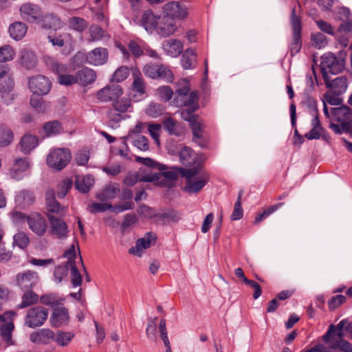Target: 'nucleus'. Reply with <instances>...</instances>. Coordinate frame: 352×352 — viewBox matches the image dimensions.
<instances>
[{"mask_svg": "<svg viewBox=\"0 0 352 352\" xmlns=\"http://www.w3.org/2000/svg\"><path fill=\"white\" fill-rule=\"evenodd\" d=\"M135 161L142 164L148 167L156 168L159 170H164L166 169V166L159 164L156 161L149 157H135Z\"/></svg>", "mask_w": 352, "mask_h": 352, "instance_id": "obj_53", "label": "nucleus"}, {"mask_svg": "<svg viewBox=\"0 0 352 352\" xmlns=\"http://www.w3.org/2000/svg\"><path fill=\"white\" fill-rule=\"evenodd\" d=\"M130 70L126 66H121L118 67L112 76L111 80L117 82H122L129 75Z\"/></svg>", "mask_w": 352, "mask_h": 352, "instance_id": "obj_55", "label": "nucleus"}, {"mask_svg": "<svg viewBox=\"0 0 352 352\" xmlns=\"http://www.w3.org/2000/svg\"><path fill=\"white\" fill-rule=\"evenodd\" d=\"M43 129L47 136L57 135L63 131L60 122L57 120L46 122L43 126Z\"/></svg>", "mask_w": 352, "mask_h": 352, "instance_id": "obj_46", "label": "nucleus"}, {"mask_svg": "<svg viewBox=\"0 0 352 352\" xmlns=\"http://www.w3.org/2000/svg\"><path fill=\"white\" fill-rule=\"evenodd\" d=\"M180 162L185 166H190L196 162L197 155L188 146H183L179 151Z\"/></svg>", "mask_w": 352, "mask_h": 352, "instance_id": "obj_34", "label": "nucleus"}, {"mask_svg": "<svg viewBox=\"0 0 352 352\" xmlns=\"http://www.w3.org/2000/svg\"><path fill=\"white\" fill-rule=\"evenodd\" d=\"M143 72L146 76L153 79L161 78L167 82H171L174 79L170 69L162 65L146 64L144 67Z\"/></svg>", "mask_w": 352, "mask_h": 352, "instance_id": "obj_8", "label": "nucleus"}, {"mask_svg": "<svg viewBox=\"0 0 352 352\" xmlns=\"http://www.w3.org/2000/svg\"><path fill=\"white\" fill-rule=\"evenodd\" d=\"M42 28L45 29L54 28L60 29L63 26V22L56 15L53 14H46L43 15L37 22Z\"/></svg>", "mask_w": 352, "mask_h": 352, "instance_id": "obj_28", "label": "nucleus"}, {"mask_svg": "<svg viewBox=\"0 0 352 352\" xmlns=\"http://www.w3.org/2000/svg\"><path fill=\"white\" fill-rule=\"evenodd\" d=\"M45 195L47 215L56 214L59 217L64 216L65 214V208L62 207L56 200L54 192L48 190Z\"/></svg>", "mask_w": 352, "mask_h": 352, "instance_id": "obj_22", "label": "nucleus"}, {"mask_svg": "<svg viewBox=\"0 0 352 352\" xmlns=\"http://www.w3.org/2000/svg\"><path fill=\"white\" fill-rule=\"evenodd\" d=\"M311 40L312 45L318 49L324 47L327 44L326 36L321 32L312 34Z\"/></svg>", "mask_w": 352, "mask_h": 352, "instance_id": "obj_54", "label": "nucleus"}, {"mask_svg": "<svg viewBox=\"0 0 352 352\" xmlns=\"http://www.w3.org/2000/svg\"><path fill=\"white\" fill-rule=\"evenodd\" d=\"M163 12L164 16L171 17L175 21L176 19H184L188 15L186 8L176 1L165 4L163 7Z\"/></svg>", "mask_w": 352, "mask_h": 352, "instance_id": "obj_17", "label": "nucleus"}, {"mask_svg": "<svg viewBox=\"0 0 352 352\" xmlns=\"http://www.w3.org/2000/svg\"><path fill=\"white\" fill-rule=\"evenodd\" d=\"M190 124V126L192 131L193 135V141L197 143L198 144L202 146L200 142V140L202 137V124L199 120V117L195 120V122H192Z\"/></svg>", "mask_w": 352, "mask_h": 352, "instance_id": "obj_48", "label": "nucleus"}, {"mask_svg": "<svg viewBox=\"0 0 352 352\" xmlns=\"http://www.w3.org/2000/svg\"><path fill=\"white\" fill-rule=\"evenodd\" d=\"M69 265L70 267V270L72 272V283L73 286L74 287H78L82 283V276L78 272L75 263H72L70 261L69 263Z\"/></svg>", "mask_w": 352, "mask_h": 352, "instance_id": "obj_61", "label": "nucleus"}, {"mask_svg": "<svg viewBox=\"0 0 352 352\" xmlns=\"http://www.w3.org/2000/svg\"><path fill=\"white\" fill-rule=\"evenodd\" d=\"M70 28L78 32L84 31L88 26V23L82 18L74 16L69 20Z\"/></svg>", "mask_w": 352, "mask_h": 352, "instance_id": "obj_49", "label": "nucleus"}, {"mask_svg": "<svg viewBox=\"0 0 352 352\" xmlns=\"http://www.w3.org/2000/svg\"><path fill=\"white\" fill-rule=\"evenodd\" d=\"M38 299V295L33 292L31 289L27 292L22 296L21 302L18 305V308L23 309L37 302Z\"/></svg>", "mask_w": 352, "mask_h": 352, "instance_id": "obj_43", "label": "nucleus"}, {"mask_svg": "<svg viewBox=\"0 0 352 352\" xmlns=\"http://www.w3.org/2000/svg\"><path fill=\"white\" fill-rule=\"evenodd\" d=\"M160 17L155 15L151 10L144 12L140 19V23L142 27L148 32H153L157 30Z\"/></svg>", "mask_w": 352, "mask_h": 352, "instance_id": "obj_21", "label": "nucleus"}, {"mask_svg": "<svg viewBox=\"0 0 352 352\" xmlns=\"http://www.w3.org/2000/svg\"><path fill=\"white\" fill-rule=\"evenodd\" d=\"M346 320H341L336 326L331 324L326 333L323 336L324 342L332 349H339L344 352H352V344L343 339L344 328Z\"/></svg>", "mask_w": 352, "mask_h": 352, "instance_id": "obj_1", "label": "nucleus"}, {"mask_svg": "<svg viewBox=\"0 0 352 352\" xmlns=\"http://www.w3.org/2000/svg\"><path fill=\"white\" fill-rule=\"evenodd\" d=\"M39 276L38 273L27 270L18 273L16 275L15 280L16 285L22 289L29 290L34 287L38 282Z\"/></svg>", "mask_w": 352, "mask_h": 352, "instance_id": "obj_11", "label": "nucleus"}, {"mask_svg": "<svg viewBox=\"0 0 352 352\" xmlns=\"http://www.w3.org/2000/svg\"><path fill=\"white\" fill-rule=\"evenodd\" d=\"M185 104L183 107L191 109V111H196L198 107V94L196 91H192L188 94L187 98L184 100Z\"/></svg>", "mask_w": 352, "mask_h": 352, "instance_id": "obj_56", "label": "nucleus"}, {"mask_svg": "<svg viewBox=\"0 0 352 352\" xmlns=\"http://www.w3.org/2000/svg\"><path fill=\"white\" fill-rule=\"evenodd\" d=\"M160 179V174L149 173L144 175L139 176L136 173L128 174L124 179V184L129 186L135 185L138 181L143 182H152Z\"/></svg>", "mask_w": 352, "mask_h": 352, "instance_id": "obj_23", "label": "nucleus"}, {"mask_svg": "<svg viewBox=\"0 0 352 352\" xmlns=\"http://www.w3.org/2000/svg\"><path fill=\"white\" fill-rule=\"evenodd\" d=\"M138 217L135 214H126L124 216L122 223L121 225V232L122 233H124L129 228L138 222Z\"/></svg>", "mask_w": 352, "mask_h": 352, "instance_id": "obj_58", "label": "nucleus"}, {"mask_svg": "<svg viewBox=\"0 0 352 352\" xmlns=\"http://www.w3.org/2000/svg\"><path fill=\"white\" fill-rule=\"evenodd\" d=\"M38 144L36 135L26 133L22 136L19 142L20 150L24 154H29Z\"/></svg>", "mask_w": 352, "mask_h": 352, "instance_id": "obj_29", "label": "nucleus"}, {"mask_svg": "<svg viewBox=\"0 0 352 352\" xmlns=\"http://www.w3.org/2000/svg\"><path fill=\"white\" fill-rule=\"evenodd\" d=\"M30 229L38 236H43L47 229V223L44 217L36 213L28 218Z\"/></svg>", "mask_w": 352, "mask_h": 352, "instance_id": "obj_15", "label": "nucleus"}, {"mask_svg": "<svg viewBox=\"0 0 352 352\" xmlns=\"http://www.w3.org/2000/svg\"><path fill=\"white\" fill-rule=\"evenodd\" d=\"M120 192V188L113 184L107 186L101 192L96 196L97 199L101 201H105L114 199L117 194Z\"/></svg>", "mask_w": 352, "mask_h": 352, "instance_id": "obj_37", "label": "nucleus"}, {"mask_svg": "<svg viewBox=\"0 0 352 352\" xmlns=\"http://www.w3.org/2000/svg\"><path fill=\"white\" fill-rule=\"evenodd\" d=\"M90 35L89 41L96 42L101 40L104 36V32L102 29L96 25H92L89 30Z\"/></svg>", "mask_w": 352, "mask_h": 352, "instance_id": "obj_57", "label": "nucleus"}, {"mask_svg": "<svg viewBox=\"0 0 352 352\" xmlns=\"http://www.w3.org/2000/svg\"><path fill=\"white\" fill-rule=\"evenodd\" d=\"M163 126L164 129L170 135L179 137L183 135L185 133L184 126L170 117H168L164 119L163 122Z\"/></svg>", "mask_w": 352, "mask_h": 352, "instance_id": "obj_30", "label": "nucleus"}, {"mask_svg": "<svg viewBox=\"0 0 352 352\" xmlns=\"http://www.w3.org/2000/svg\"><path fill=\"white\" fill-rule=\"evenodd\" d=\"M331 113L335 120L340 124L330 122L329 127L336 133H352V123L351 122V111L349 107L341 106L331 108Z\"/></svg>", "mask_w": 352, "mask_h": 352, "instance_id": "obj_2", "label": "nucleus"}, {"mask_svg": "<svg viewBox=\"0 0 352 352\" xmlns=\"http://www.w3.org/2000/svg\"><path fill=\"white\" fill-rule=\"evenodd\" d=\"M344 68V59L336 57L331 53L324 54L321 57L320 69L322 77L331 76L342 72Z\"/></svg>", "mask_w": 352, "mask_h": 352, "instance_id": "obj_4", "label": "nucleus"}, {"mask_svg": "<svg viewBox=\"0 0 352 352\" xmlns=\"http://www.w3.org/2000/svg\"><path fill=\"white\" fill-rule=\"evenodd\" d=\"M14 328V324L11 320L7 321L6 320L5 322L0 324V335L8 345H11L12 344V332Z\"/></svg>", "mask_w": 352, "mask_h": 352, "instance_id": "obj_36", "label": "nucleus"}, {"mask_svg": "<svg viewBox=\"0 0 352 352\" xmlns=\"http://www.w3.org/2000/svg\"><path fill=\"white\" fill-rule=\"evenodd\" d=\"M48 318V310L41 306L32 307L27 311L24 324L27 327L34 329L42 326Z\"/></svg>", "mask_w": 352, "mask_h": 352, "instance_id": "obj_7", "label": "nucleus"}, {"mask_svg": "<svg viewBox=\"0 0 352 352\" xmlns=\"http://www.w3.org/2000/svg\"><path fill=\"white\" fill-rule=\"evenodd\" d=\"M326 86L337 94L344 93L348 87V78L341 76L332 79L331 76L323 78Z\"/></svg>", "mask_w": 352, "mask_h": 352, "instance_id": "obj_19", "label": "nucleus"}, {"mask_svg": "<svg viewBox=\"0 0 352 352\" xmlns=\"http://www.w3.org/2000/svg\"><path fill=\"white\" fill-rule=\"evenodd\" d=\"M15 56V51L10 45L0 47V63L12 60Z\"/></svg>", "mask_w": 352, "mask_h": 352, "instance_id": "obj_47", "label": "nucleus"}, {"mask_svg": "<svg viewBox=\"0 0 352 352\" xmlns=\"http://www.w3.org/2000/svg\"><path fill=\"white\" fill-rule=\"evenodd\" d=\"M74 337V333L70 331H58L55 333L54 342L60 346H67Z\"/></svg>", "mask_w": 352, "mask_h": 352, "instance_id": "obj_42", "label": "nucleus"}, {"mask_svg": "<svg viewBox=\"0 0 352 352\" xmlns=\"http://www.w3.org/2000/svg\"><path fill=\"white\" fill-rule=\"evenodd\" d=\"M123 95V90L120 85L111 84L104 87L96 93V98L102 102H114Z\"/></svg>", "mask_w": 352, "mask_h": 352, "instance_id": "obj_9", "label": "nucleus"}, {"mask_svg": "<svg viewBox=\"0 0 352 352\" xmlns=\"http://www.w3.org/2000/svg\"><path fill=\"white\" fill-rule=\"evenodd\" d=\"M112 107L116 111L124 113L131 111L132 104L130 98L124 97L113 102Z\"/></svg>", "mask_w": 352, "mask_h": 352, "instance_id": "obj_38", "label": "nucleus"}, {"mask_svg": "<svg viewBox=\"0 0 352 352\" xmlns=\"http://www.w3.org/2000/svg\"><path fill=\"white\" fill-rule=\"evenodd\" d=\"M30 164L27 158H18L15 160L10 170V176L15 179H21L23 177L24 173L29 170Z\"/></svg>", "mask_w": 352, "mask_h": 352, "instance_id": "obj_24", "label": "nucleus"}, {"mask_svg": "<svg viewBox=\"0 0 352 352\" xmlns=\"http://www.w3.org/2000/svg\"><path fill=\"white\" fill-rule=\"evenodd\" d=\"M94 184V178L91 175L76 177L75 186L76 189L82 192L86 193L90 190Z\"/></svg>", "mask_w": 352, "mask_h": 352, "instance_id": "obj_33", "label": "nucleus"}, {"mask_svg": "<svg viewBox=\"0 0 352 352\" xmlns=\"http://www.w3.org/2000/svg\"><path fill=\"white\" fill-rule=\"evenodd\" d=\"M177 29L175 21L171 17L164 15L160 20L157 31L160 36L168 37L173 34Z\"/></svg>", "mask_w": 352, "mask_h": 352, "instance_id": "obj_20", "label": "nucleus"}, {"mask_svg": "<svg viewBox=\"0 0 352 352\" xmlns=\"http://www.w3.org/2000/svg\"><path fill=\"white\" fill-rule=\"evenodd\" d=\"M47 217L50 223V234L58 239H66L68 233V226L66 222L53 214H48Z\"/></svg>", "mask_w": 352, "mask_h": 352, "instance_id": "obj_10", "label": "nucleus"}, {"mask_svg": "<svg viewBox=\"0 0 352 352\" xmlns=\"http://www.w3.org/2000/svg\"><path fill=\"white\" fill-rule=\"evenodd\" d=\"M40 302L54 308L55 306L61 305L63 300L58 298L56 294H46L41 296Z\"/></svg>", "mask_w": 352, "mask_h": 352, "instance_id": "obj_45", "label": "nucleus"}, {"mask_svg": "<svg viewBox=\"0 0 352 352\" xmlns=\"http://www.w3.org/2000/svg\"><path fill=\"white\" fill-rule=\"evenodd\" d=\"M77 83L81 86H87L93 83L97 77L96 72L89 67H84L76 74Z\"/></svg>", "mask_w": 352, "mask_h": 352, "instance_id": "obj_27", "label": "nucleus"}, {"mask_svg": "<svg viewBox=\"0 0 352 352\" xmlns=\"http://www.w3.org/2000/svg\"><path fill=\"white\" fill-rule=\"evenodd\" d=\"M159 330L161 336V338L166 348V352H172L170 344L168 338L167 329L166 326V320L162 319L159 324Z\"/></svg>", "mask_w": 352, "mask_h": 352, "instance_id": "obj_52", "label": "nucleus"}, {"mask_svg": "<svg viewBox=\"0 0 352 352\" xmlns=\"http://www.w3.org/2000/svg\"><path fill=\"white\" fill-rule=\"evenodd\" d=\"M86 61L87 63L100 66L105 64L109 58L107 49L104 47H96L86 54Z\"/></svg>", "mask_w": 352, "mask_h": 352, "instance_id": "obj_16", "label": "nucleus"}, {"mask_svg": "<svg viewBox=\"0 0 352 352\" xmlns=\"http://www.w3.org/2000/svg\"><path fill=\"white\" fill-rule=\"evenodd\" d=\"M19 11L23 19L34 23H37V22L39 21L42 12L38 6L31 3H26L21 5Z\"/></svg>", "mask_w": 352, "mask_h": 352, "instance_id": "obj_14", "label": "nucleus"}, {"mask_svg": "<svg viewBox=\"0 0 352 352\" xmlns=\"http://www.w3.org/2000/svg\"><path fill=\"white\" fill-rule=\"evenodd\" d=\"M165 111L164 107L159 103H151L146 109L148 116L152 118H157L162 116Z\"/></svg>", "mask_w": 352, "mask_h": 352, "instance_id": "obj_50", "label": "nucleus"}, {"mask_svg": "<svg viewBox=\"0 0 352 352\" xmlns=\"http://www.w3.org/2000/svg\"><path fill=\"white\" fill-rule=\"evenodd\" d=\"M69 321L68 310L64 307L53 308V312L50 316V324L53 327H60L67 325Z\"/></svg>", "mask_w": 352, "mask_h": 352, "instance_id": "obj_18", "label": "nucleus"}, {"mask_svg": "<svg viewBox=\"0 0 352 352\" xmlns=\"http://www.w3.org/2000/svg\"><path fill=\"white\" fill-rule=\"evenodd\" d=\"M163 49L168 55L177 57L183 51V44L177 39H168L163 43Z\"/></svg>", "mask_w": 352, "mask_h": 352, "instance_id": "obj_31", "label": "nucleus"}, {"mask_svg": "<svg viewBox=\"0 0 352 352\" xmlns=\"http://www.w3.org/2000/svg\"><path fill=\"white\" fill-rule=\"evenodd\" d=\"M35 201L34 194L26 190H23L16 195L15 201L18 206L21 208H25L31 206Z\"/></svg>", "mask_w": 352, "mask_h": 352, "instance_id": "obj_35", "label": "nucleus"}, {"mask_svg": "<svg viewBox=\"0 0 352 352\" xmlns=\"http://www.w3.org/2000/svg\"><path fill=\"white\" fill-rule=\"evenodd\" d=\"M133 145L142 151H148L149 148L148 140L143 135H137L133 140Z\"/></svg>", "mask_w": 352, "mask_h": 352, "instance_id": "obj_63", "label": "nucleus"}, {"mask_svg": "<svg viewBox=\"0 0 352 352\" xmlns=\"http://www.w3.org/2000/svg\"><path fill=\"white\" fill-rule=\"evenodd\" d=\"M30 89L36 95H45L51 89V82L45 76H34L29 80Z\"/></svg>", "mask_w": 352, "mask_h": 352, "instance_id": "obj_12", "label": "nucleus"}, {"mask_svg": "<svg viewBox=\"0 0 352 352\" xmlns=\"http://www.w3.org/2000/svg\"><path fill=\"white\" fill-rule=\"evenodd\" d=\"M28 27L25 23L16 21L10 25L8 32L12 38L20 41L25 36Z\"/></svg>", "mask_w": 352, "mask_h": 352, "instance_id": "obj_32", "label": "nucleus"}, {"mask_svg": "<svg viewBox=\"0 0 352 352\" xmlns=\"http://www.w3.org/2000/svg\"><path fill=\"white\" fill-rule=\"evenodd\" d=\"M14 84L9 67L0 64V94L3 102L6 104H10L14 99V95L11 93Z\"/></svg>", "mask_w": 352, "mask_h": 352, "instance_id": "obj_5", "label": "nucleus"}, {"mask_svg": "<svg viewBox=\"0 0 352 352\" xmlns=\"http://www.w3.org/2000/svg\"><path fill=\"white\" fill-rule=\"evenodd\" d=\"M290 24L292 27L293 34H301L302 26L300 6L298 10H296L295 7L292 8L290 16Z\"/></svg>", "mask_w": 352, "mask_h": 352, "instance_id": "obj_41", "label": "nucleus"}, {"mask_svg": "<svg viewBox=\"0 0 352 352\" xmlns=\"http://www.w3.org/2000/svg\"><path fill=\"white\" fill-rule=\"evenodd\" d=\"M30 243L28 235L23 232H19L14 236L13 245L21 249L26 248Z\"/></svg>", "mask_w": 352, "mask_h": 352, "instance_id": "obj_51", "label": "nucleus"}, {"mask_svg": "<svg viewBox=\"0 0 352 352\" xmlns=\"http://www.w3.org/2000/svg\"><path fill=\"white\" fill-rule=\"evenodd\" d=\"M181 169L183 168L171 167L168 170V167L166 166V169L161 170L162 173H160V177L163 175L164 177L170 180L175 181L177 179L179 174H181L182 175ZM158 173L160 174V173Z\"/></svg>", "mask_w": 352, "mask_h": 352, "instance_id": "obj_59", "label": "nucleus"}, {"mask_svg": "<svg viewBox=\"0 0 352 352\" xmlns=\"http://www.w3.org/2000/svg\"><path fill=\"white\" fill-rule=\"evenodd\" d=\"M12 131L5 125H0V146H6L13 140Z\"/></svg>", "mask_w": 352, "mask_h": 352, "instance_id": "obj_44", "label": "nucleus"}, {"mask_svg": "<svg viewBox=\"0 0 352 352\" xmlns=\"http://www.w3.org/2000/svg\"><path fill=\"white\" fill-rule=\"evenodd\" d=\"M55 333L50 329H43L30 335V340L35 344H49L54 341Z\"/></svg>", "mask_w": 352, "mask_h": 352, "instance_id": "obj_25", "label": "nucleus"}, {"mask_svg": "<svg viewBox=\"0 0 352 352\" xmlns=\"http://www.w3.org/2000/svg\"><path fill=\"white\" fill-rule=\"evenodd\" d=\"M156 235L153 232H147L142 238L137 240L135 245L129 250L131 254L141 256L144 250L149 248L155 245L156 242Z\"/></svg>", "mask_w": 352, "mask_h": 352, "instance_id": "obj_13", "label": "nucleus"}, {"mask_svg": "<svg viewBox=\"0 0 352 352\" xmlns=\"http://www.w3.org/2000/svg\"><path fill=\"white\" fill-rule=\"evenodd\" d=\"M181 87L176 89L175 93V98L173 99V104L177 107H182L185 104L184 100L190 93V85L188 80L186 79H181L179 82Z\"/></svg>", "mask_w": 352, "mask_h": 352, "instance_id": "obj_26", "label": "nucleus"}, {"mask_svg": "<svg viewBox=\"0 0 352 352\" xmlns=\"http://www.w3.org/2000/svg\"><path fill=\"white\" fill-rule=\"evenodd\" d=\"M156 94L162 100L167 102L172 98L173 91L168 86H162L157 89Z\"/></svg>", "mask_w": 352, "mask_h": 352, "instance_id": "obj_60", "label": "nucleus"}, {"mask_svg": "<svg viewBox=\"0 0 352 352\" xmlns=\"http://www.w3.org/2000/svg\"><path fill=\"white\" fill-rule=\"evenodd\" d=\"M199 170L197 167L181 169L182 176L186 177L184 190L189 194L197 193L208 182L207 177L199 174Z\"/></svg>", "mask_w": 352, "mask_h": 352, "instance_id": "obj_3", "label": "nucleus"}, {"mask_svg": "<svg viewBox=\"0 0 352 352\" xmlns=\"http://www.w3.org/2000/svg\"><path fill=\"white\" fill-rule=\"evenodd\" d=\"M197 60V54L194 50L187 49L182 58V64L185 69H191L195 67Z\"/></svg>", "mask_w": 352, "mask_h": 352, "instance_id": "obj_40", "label": "nucleus"}, {"mask_svg": "<svg viewBox=\"0 0 352 352\" xmlns=\"http://www.w3.org/2000/svg\"><path fill=\"white\" fill-rule=\"evenodd\" d=\"M301 34H292V43L291 44V54L292 56L297 54L301 49Z\"/></svg>", "mask_w": 352, "mask_h": 352, "instance_id": "obj_64", "label": "nucleus"}, {"mask_svg": "<svg viewBox=\"0 0 352 352\" xmlns=\"http://www.w3.org/2000/svg\"><path fill=\"white\" fill-rule=\"evenodd\" d=\"M21 64L28 69L33 68L36 66L37 58L35 54L31 51L23 50L21 52Z\"/></svg>", "mask_w": 352, "mask_h": 352, "instance_id": "obj_39", "label": "nucleus"}, {"mask_svg": "<svg viewBox=\"0 0 352 352\" xmlns=\"http://www.w3.org/2000/svg\"><path fill=\"white\" fill-rule=\"evenodd\" d=\"M71 153L67 148H54L47 156V165L56 170L63 169L70 162Z\"/></svg>", "mask_w": 352, "mask_h": 352, "instance_id": "obj_6", "label": "nucleus"}, {"mask_svg": "<svg viewBox=\"0 0 352 352\" xmlns=\"http://www.w3.org/2000/svg\"><path fill=\"white\" fill-rule=\"evenodd\" d=\"M157 318L155 317L153 318H151L148 322L146 333L147 338L151 340H155L156 339L155 333L157 328Z\"/></svg>", "mask_w": 352, "mask_h": 352, "instance_id": "obj_62", "label": "nucleus"}]
</instances>
